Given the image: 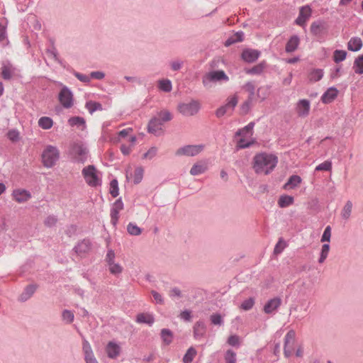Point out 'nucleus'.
Here are the masks:
<instances>
[{"label": "nucleus", "mask_w": 363, "mask_h": 363, "mask_svg": "<svg viewBox=\"0 0 363 363\" xmlns=\"http://www.w3.org/2000/svg\"><path fill=\"white\" fill-rule=\"evenodd\" d=\"M227 342L231 346L238 347L240 345V338L238 335H233L228 338Z\"/></svg>", "instance_id": "nucleus-57"}, {"label": "nucleus", "mask_w": 363, "mask_h": 363, "mask_svg": "<svg viewBox=\"0 0 363 363\" xmlns=\"http://www.w3.org/2000/svg\"><path fill=\"white\" fill-rule=\"evenodd\" d=\"M160 337L164 345H169L174 339L173 333L168 328L161 330Z\"/></svg>", "instance_id": "nucleus-23"}, {"label": "nucleus", "mask_w": 363, "mask_h": 363, "mask_svg": "<svg viewBox=\"0 0 363 363\" xmlns=\"http://www.w3.org/2000/svg\"><path fill=\"white\" fill-rule=\"evenodd\" d=\"M57 222V218H56V216H49L45 218V220L44 221V224L47 227L50 228V227L55 226L56 225Z\"/></svg>", "instance_id": "nucleus-56"}, {"label": "nucleus", "mask_w": 363, "mask_h": 363, "mask_svg": "<svg viewBox=\"0 0 363 363\" xmlns=\"http://www.w3.org/2000/svg\"><path fill=\"white\" fill-rule=\"evenodd\" d=\"M68 123L71 126H79L85 124V120L80 116H74L68 120Z\"/></svg>", "instance_id": "nucleus-46"}, {"label": "nucleus", "mask_w": 363, "mask_h": 363, "mask_svg": "<svg viewBox=\"0 0 363 363\" xmlns=\"http://www.w3.org/2000/svg\"><path fill=\"white\" fill-rule=\"evenodd\" d=\"M225 363H236V353L233 350H228L224 356Z\"/></svg>", "instance_id": "nucleus-43"}, {"label": "nucleus", "mask_w": 363, "mask_h": 363, "mask_svg": "<svg viewBox=\"0 0 363 363\" xmlns=\"http://www.w3.org/2000/svg\"><path fill=\"white\" fill-rule=\"evenodd\" d=\"M115 259V252L113 250H108L106 256V262L107 264H110L114 262Z\"/></svg>", "instance_id": "nucleus-63"}, {"label": "nucleus", "mask_w": 363, "mask_h": 363, "mask_svg": "<svg viewBox=\"0 0 363 363\" xmlns=\"http://www.w3.org/2000/svg\"><path fill=\"white\" fill-rule=\"evenodd\" d=\"M207 169V167L201 163L194 164L190 169V174L191 175H199L204 173Z\"/></svg>", "instance_id": "nucleus-34"}, {"label": "nucleus", "mask_w": 363, "mask_h": 363, "mask_svg": "<svg viewBox=\"0 0 363 363\" xmlns=\"http://www.w3.org/2000/svg\"><path fill=\"white\" fill-rule=\"evenodd\" d=\"M294 199L291 196L282 195L279 197L278 204L281 208H285L294 203Z\"/></svg>", "instance_id": "nucleus-32"}, {"label": "nucleus", "mask_w": 363, "mask_h": 363, "mask_svg": "<svg viewBox=\"0 0 363 363\" xmlns=\"http://www.w3.org/2000/svg\"><path fill=\"white\" fill-rule=\"evenodd\" d=\"M53 121L48 116H43L38 120V125L45 130H48L52 127Z\"/></svg>", "instance_id": "nucleus-33"}, {"label": "nucleus", "mask_w": 363, "mask_h": 363, "mask_svg": "<svg viewBox=\"0 0 363 363\" xmlns=\"http://www.w3.org/2000/svg\"><path fill=\"white\" fill-rule=\"evenodd\" d=\"M251 145V143L246 142V140L244 138H240L237 143V148L238 149H244L249 147Z\"/></svg>", "instance_id": "nucleus-61"}, {"label": "nucleus", "mask_w": 363, "mask_h": 363, "mask_svg": "<svg viewBox=\"0 0 363 363\" xmlns=\"http://www.w3.org/2000/svg\"><path fill=\"white\" fill-rule=\"evenodd\" d=\"M178 111L185 116L196 115L201 108L200 103L196 100H191L188 103H180L178 104Z\"/></svg>", "instance_id": "nucleus-6"}, {"label": "nucleus", "mask_w": 363, "mask_h": 363, "mask_svg": "<svg viewBox=\"0 0 363 363\" xmlns=\"http://www.w3.org/2000/svg\"><path fill=\"white\" fill-rule=\"evenodd\" d=\"M261 52L258 50L252 48H245L241 53V59L247 63L255 62L259 57Z\"/></svg>", "instance_id": "nucleus-14"}, {"label": "nucleus", "mask_w": 363, "mask_h": 363, "mask_svg": "<svg viewBox=\"0 0 363 363\" xmlns=\"http://www.w3.org/2000/svg\"><path fill=\"white\" fill-rule=\"evenodd\" d=\"M109 266V271L113 275L120 274L123 272V267L118 263L114 262L108 264Z\"/></svg>", "instance_id": "nucleus-45"}, {"label": "nucleus", "mask_w": 363, "mask_h": 363, "mask_svg": "<svg viewBox=\"0 0 363 363\" xmlns=\"http://www.w3.org/2000/svg\"><path fill=\"white\" fill-rule=\"evenodd\" d=\"M238 102V98L236 95L228 97L226 99L225 104L220 106L215 111V115L218 118H220L225 114L231 116L233 112L237 106Z\"/></svg>", "instance_id": "nucleus-4"}, {"label": "nucleus", "mask_w": 363, "mask_h": 363, "mask_svg": "<svg viewBox=\"0 0 363 363\" xmlns=\"http://www.w3.org/2000/svg\"><path fill=\"white\" fill-rule=\"evenodd\" d=\"M160 91H171L172 89V82L168 79H163L158 82Z\"/></svg>", "instance_id": "nucleus-37"}, {"label": "nucleus", "mask_w": 363, "mask_h": 363, "mask_svg": "<svg viewBox=\"0 0 363 363\" xmlns=\"http://www.w3.org/2000/svg\"><path fill=\"white\" fill-rule=\"evenodd\" d=\"M110 216H111V223H112V225L114 227H116L118 223V218H119V211H117L116 209L111 208Z\"/></svg>", "instance_id": "nucleus-53"}, {"label": "nucleus", "mask_w": 363, "mask_h": 363, "mask_svg": "<svg viewBox=\"0 0 363 363\" xmlns=\"http://www.w3.org/2000/svg\"><path fill=\"white\" fill-rule=\"evenodd\" d=\"M338 92H324L321 101L324 104H330L337 97Z\"/></svg>", "instance_id": "nucleus-36"}, {"label": "nucleus", "mask_w": 363, "mask_h": 363, "mask_svg": "<svg viewBox=\"0 0 363 363\" xmlns=\"http://www.w3.org/2000/svg\"><path fill=\"white\" fill-rule=\"evenodd\" d=\"M347 57V52L343 50H336L333 53V60L336 63H339L345 60Z\"/></svg>", "instance_id": "nucleus-40"}, {"label": "nucleus", "mask_w": 363, "mask_h": 363, "mask_svg": "<svg viewBox=\"0 0 363 363\" xmlns=\"http://www.w3.org/2000/svg\"><path fill=\"white\" fill-rule=\"evenodd\" d=\"M281 304V299L279 297H274L267 301L264 306V312L270 314L276 311Z\"/></svg>", "instance_id": "nucleus-15"}, {"label": "nucleus", "mask_w": 363, "mask_h": 363, "mask_svg": "<svg viewBox=\"0 0 363 363\" xmlns=\"http://www.w3.org/2000/svg\"><path fill=\"white\" fill-rule=\"evenodd\" d=\"M109 193L113 197H116L119 194L118 182L116 179H113L110 182Z\"/></svg>", "instance_id": "nucleus-42"}, {"label": "nucleus", "mask_w": 363, "mask_h": 363, "mask_svg": "<svg viewBox=\"0 0 363 363\" xmlns=\"http://www.w3.org/2000/svg\"><path fill=\"white\" fill-rule=\"evenodd\" d=\"M255 304V299L252 297H250L246 300H245L241 306L240 308L244 311H249L250 310Z\"/></svg>", "instance_id": "nucleus-50"}, {"label": "nucleus", "mask_w": 363, "mask_h": 363, "mask_svg": "<svg viewBox=\"0 0 363 363\" xmlns=\"http://www.w3.org/2000/svg\"><path fill=\"white\" fill-rule=\"evenodd\" d=\"M136 321L138 323H145L151 326L155 322V318L152 314L141 313L138 314Z\"/></svg>", "instance_id": "nucleus-24"}, {"label": "nucleus", "mask_w": 363, "mask_h": 363, "mask_svg": "<svg viewBox=\"0 0 363 363\" xmlns=\"http://www.w3.org/2000/svg\"><path fill=\"white\" fill-rule=\"evenodd\" d=\"M300 43V38L298 35H292L286 43L285 50L286 52H294Z\"/></svg>", "instance_id": "nucleus-22"}, {"label": "nucleus", "mask_w": 363, "mask_h": 363, "mask_svg": "<svg viewBox=\"0 0 363 363\" xmlns=\"http://www.w3.org/2000/svg\"><path fill=\"white\" fill-rule=\"evenodd\" d=\"M143 177V169L141 167H137L134 172V184H139Z\"/></svg>", "instance_id": "nucleus-51"}, {"label": "nucleus", "mask_w": 363, "mask_h": 363, "mask_svg": "<svg viewBox=\"0 0 363 363\" xmlns=\"http://www.w3.org/2000/svg\"><path fill=\"white\" fill-rule=\"evenodd\" d=\"M183 65V61L180 60H176L170 62V67L173 71H179L181 69Z\"/></svg>", "instance_id": "nucleus-58"}, {"label": "nucleus", "mask_w": 363, "mask_h": 363, "mask_svg": "<svg viewBox=\"0 0 363 363\" xmlns=\"http://www.w3.org/2000/svg\"><path fill=\"white\" fill-rule=\"evenodd\" d=\"M6 41V26L0 22V43L4 45Z\"/></svg>", "instance_id": "nucleus-54"}, {"label": "nucleus", "mask_w": 363, "mask_h": 363, "mask_svg": "<svg viewBox=\"0 0 363 363\" xmlns=\"http://www.w3.org/2000/svg\"><path fill=\"white\" fill-rule=\"evenodd\" d=\"M267 67V63L265 61H262L259 64L255 65L252 68L247 70V73L251 75H259L261 74L264 69Z\"/></svg>", "instance_id": "nucleus-27"}, {"label": "nucleus", "mask_w": 363, "mask_h": 363, "mask_svg": "<svg viewBox=\"0 0 363 363\" xmlns=\"http://www.w3.org/2000/svg\"><path fill=\"white\" fill-rule=\"evenodd\" d=\"M7 138L13 143L20 140L19 132L16 129L9 130L7 133Z\"/></svg>", "instance_id": "nucleus-47"}, {"label": "nucleus", "mask_w": 363, "mask_h": 363, "mask_svg": "<svg viewBox=\"0 0 363 363\" xmlns=\"http://www.w3.org/2000/svg\"><path fill=\"white\" fill-rule=\"evenodd\" d=\"M211 321L213 325H221L223 323V319L220 314L213 313L211 315Z\"/></svg>", "instance_id": "nucleus-59"}, {"label": "nucleus", "mask_w": 363, "mask_h": 363, "mask_svg": "<svg viewBox=\"0 0 363 363\" xmlns=\"http://www.w3.org/2000/svg\"><path fill=\"white\" fill-rule=\"evenodd\" d=\"M12 195L18 203L26 202L31 198L30 193L26 189H15Z\"/></svg>", "instance_id": "nucleus-17"}, {"label": "nucleus", "mask_w": 363, "mask_h": 363, "mask_svg": "<svg viewBox=\"0 0 363 363\" xmlns=\"http://www.w3.org/2000/svg\"><path fill=\"white\" fill-rule=\"evenodd\" d=\"M296 111L298 116L306 117L310 111V102L307 99H301L297 104Z\"/></svg>", "instance_id": "nucleus-19"}, {"label": "nucleus", "mask_w": 363, "mask_h": 363, "mask_svg": "<svg viewBox=\"0 0 363 363\" xmlns=\"http://www.w3.org/2000/svg\"><path fill=\"white\" fill-rule=\"evenodd\" d=\"M330 251V245L323 244L322 246L320 258L318 259L319 263H323L326 259Z\"/></svg>", "instance_id": "nucleus-44"}, {"label": "nucleus", "mask_w": 363, "mask_h": 363, "mask_svg": "<svg viewBox=\"0 0 363 363\" xmlns=\"http://www.w3.org/2000/svg\"><path fill=\"white\" fill-rule=\"evenodd\" d=\"M206 333V326L203 321H197L194 326V337L196 339L200 338Z\"/></svg>", "instance_id": "nucleus-26"}, {"label": "nucleus", "mask_w": 363, "mask_h": 363, "mask_svg": "<svg viewBox=\"0 0 363 363\" xmlns=\"http://www.w3.org/2000/svg\"><path fill=\"white\" fill-rule=\"evenodd\" d=\"M196 354L197 352L196 349L193 347H189L183 357V362L191 363Z\"/></svg>", "instance_id": "nucleus-35"}, {"label": "nucleus", "mask_w": 363, "mask_h": 363, "mask_svg": "<svg viewBox=\"0 0 363 363\" xmlns=\"http://www.w3.org/2000/svg\"><path fill=\"white\" fill-rule=\"evenodd\" d=\"M85 108L89 111L90 114H92L96 111H102V104L99 102L94 101H88L86 102Z\"/></svg>", "instance_id": "nucleus-28"}, {"label": "nucleus", "mask_w": 363, "mask_h": 363, "mask_svg": "<svg viewBox=\"0 0 363 363\" xmlns=\"http://www.w3.org/2000/svg\"><path fill=\"white\" fill-rule=\"evenodd\" d=\"M323 77V70L321 69H315L309 74V79L313 82H318Z\"/></svg>", "instance_id": "nucleus-39"}, {"label": "nucleus", "mask_w": 363, "mask_h": 363, "mask_svg": "<svg viewBox=\"0 0 363 363\" xmlns=\"http://www.w3.org/2000/svg\"><path fill=\"white\" fill-rule=\"evenodd\" d=\"M312 14V9L308 5L303 6L299 9L298 16L295 20V23L298 26L304 27L307 21Z\"/></svg>", "instance_id": "nucleus-11"}, {"label": "nucleus", "mask_w": 363, "mask_h": 363, "mask_svg": "<svg viewBox=\"0 0 363 363\" xmlns=\"http://www.w3.org/2000/svg\"><path fill=\"white\" fill-rule=\"evenodd\" d=\"M301 178L298 175H292L291 176L287 182L284 184V188L286 189L287 186H289L291 189H294L299 184L301 183Z\"/></svg>", "instance_id": "nucleus-30"}, {"label": "nucleus", "mask_w": 363, "mask_h": 363, "mask_svg": "<svg viewBox=\"0 0 363 363\" xmlns=\"http://www.w3.org/2000/svg\"><path fill=\"white\" fill-rule=\"evenodd\" d=\"M121 352V347L112 341L109 342L106 347L107 356L111 359H116Z\"/></svg>", "instance_id": "nucleus-16"}, {"label": "nucleus", "mask_w": 363, "mask_h": 363, "mask_svg": "<svg viewBox=\"0 0 363 363\" xmlns=\"http://www.w3.org/2000/svg\"><path fill=\"white\" fill-rule=\"evenodd\" d=\"M323 29V22L320 20L313 22L310 28L311 33L313 35H319L322 33Z\"/></svg>", "instance_id": "nucleus-29"}, {"label": "nucleus", "mask_w": 363, "mask_h": 363, "mask_svg": "<svg viewBox=\"0 0 363 363\" xmlns=\"http://www.w3.org/2000/svg\"><path fill=\"white\" fill-rule=\"evenodd\" d=\"M90 79H102L105 77L104 72L101 71H95L91 72L89 74Z\"/></svg>", "instance_id": "nucleus-60"}, {"label": "nucleus", "mask_w": 363, "mask_h": 363, "mask_svg": "<svg viewBox=\"0 0 363 363\" xmlns=\"http://www.w3.org/2000/svg\"><path fill=\"white\" fill-rule=\"evenodd\" d=\"M296 333L294 330H289L284 337V354L286 357H289L294 350Z\"/></svg>", "instance_id": "nucleus-9"}, {"label": "nucleus", "mask_w": 363, "mask_h": 363, "mask_svg": "<svg viewBox=\"0 0 363 363\" xmlns=\"http://www.w3.org/2000/svg\"><path fill=\"white\" fill-rule=\"evenodd\" d=\"M59 101L65 108H69L73 106L72 92H59Z\"/></svg>", "instance_id": "nucleus-18"}, {"label": "nucleus", "mask_w": 363, "mask_h": 363, "mask_svg": "<svg viewBox=\"0 0 363 363\" xmlns=\"http://www.w3.org/2000/svg\"><path fill=\"white\" fill-rule=\"evenodd\" d=\"M164 123L156 116L152 117L147 124V131L150 133L159 136L163 133L162 126Z\"/></svg>", "instance_id": "nucleus-12"}, {"label": "nucleus", "mask_w": 363, "mask_h": 363, "mask_svg": "<svg viewBox=\"0 0 363 363\" xmlns=\"http://www.w3.org/2000/svg\"><path fill=\"white\" fill-rule=\"evenodd\" d=\"M204 146L203 145H188L179 148L176 151V155H186L194 157L199 155L203 150Z\"/></svg>", "instance_id": "nucleus-8"}, {"label": "nucleus", "mask_w": 363, "mask_h": 363, "mask_svg": "<svg viewBox=\"0 0 363 363\" xmlns=\"http://www.w3.org/2000/svg\"><path fill=\"white\" fill-rule=\"evenodd\" d=\"M82 175L87 184L92 187L101 186V181L96 174V169L94 165H89L82 171Z\"/></svg>", "instance_id": "nucleus-5"}, {"label": "nucleus", "mask_w": 363, "mask_h": 363, "mask_svg": "<svg viewBox=\"0 0 363 363\" xmlns=\"http://www.w3.org/2000/svg\"><path fill=\"white\" fill-rule=\"evenodd\" d=\"M352 208V203L351 201H347L345 205V206L342 208L341 216L342 218L347 220L351 215Z\"/></svg>", "instance_id": "nucleus-38"}, {"label": "nucleus", "mask_w": 363, "mask_h": 363, "mask_svg": "<svg viewBox=\"0 0 363 363\" xmlns=\"http://www.w3.org/2000/svg\"><path fill=\"white\" fill-rule=\"evenodd\" d=\"M127 231L131 235H140L142 233V229L133 223H128Z\"/></svg>", "instance_id": "nucleus-41"}, {"label": "nucleus", "mask_w": 363, "mask_h": 363, "mask_svg": "<svg viewBox=\"0 0 363 363\" xmlns=\"http://www.w3.org/2000/svg\"><path fill=\"white\" fill-rule=\"evenodd\" d=\"M60 152L56 147L48 145L42 154V160L45 167H52L59 160Z\"/></svg>", "instance_id": "nucleus-3"}, {"label": "nucleus", "mask_w": 363, "mask_h": 363, "mask_svg": "<svg viewBox=\"0 0 363 363\" xmlns=\"http://www.w3.org/2000/svg\"><path fill=\"white\" fill-rule=\"evenodd\" d=\"M331 237V228L330 225H328L322 235L321 242H330Z\"/></svg>", "instance_id": "nucleus-55"}, {"label": "nucleus", "mask_w": 363, "mask_h": 363, "mask_svg": "<svg viewBox=\"0 0 363 363\" xmlns=\"http://www.w3.org/2000/svg\"><path fill=\"white\" fill-rule=\"evenodd\" d=\"M91 246L92 244L90 240L85 238L79 241L73 250L78 256L84 257L90 252Z\"/></svg>", "instance_id": "nucleus-13"}, {"label": "nucleus", "mask_w": 363, "mask_h": 363, "mask_svg": "<svg viewBox=\"0 0 363 363\" xmlns=\"http://www.w3.org/2000/svg\"><path fill=\"white\" fill-rule=\"evenodd\" d=\"M355 72L363 74V55L357 58L354 61Z\"/></svg>", "instance_id": "nucleus-49"}, {"label": "nucleus", "mask_w": 363, "mask_h": 363, "mask_svg": "<svg viewBox=\"0 0 363 363\" xmlns=\"http://www.w3.org/2000/svg\"><path fill=\"white\" fill-rule=\"evenodd\" d=\"M278 158L272 154L262 152L253 158V168L257 174H269L277 166Z\"/></svg>", "instance_id": "nucleus-1"}, {"label": "nucleus", "mask_w": 363, "mask_h": 363, "mask_svg": "<svg viewBox=\"0 0 363 363\" xmlns=\"http://www.w3.org/2000/svg\"><path fill=\"white\" fill-rule=\"evenodd\" d=\"M362 47V42L359 37H352L347 43V48L353 52L359 51Z\"/></svg>", "instance_id": "nucleus-25"}, {"label": "nucleus", "mask_w": 363, "mask_h": 363, "mask_svg": "<svg viewBox=\"0 0 363 363\" xmlns=\"http://www.w3.org/2000/svg\"><path fill=\"white\" fill-rule=\"evenodd\" d=\"M156 116L160 118V120L163 123L169 122L173 118V115L167 109H162L158 111Z\"/></svg>", "instance_id": "nucleus-31"}, {"label": "nucleus", "mask_w": 363, "mask_h": 363, "mask_svg": "<svg viewBox=\"0 0 363 363\" xmlns=\"http://www.w3.org/2000/svg\"><path fill=\"white\" fill-rule=\"evenodd\" d=\"M15 71V68L9 62H4L1 67V74L4 79H10Z\"/></svg>", "instance_id": "nucleus-21"}, {"label": "nucleus", "mask_w": 363, "mask_h": 363, "mask_svg": "<svg viewBox=\"0 0 363 363\" xmlns=\"http://www.w3.org/2000/svg\"><path fill=\"white\" fill-rule=\"evenodd\" d=\"M72 152L76 162L84 164L86 161L88 150L83 145L74 143L72 147Z\"/></svg>", "instance_id": "nucleus-10"}, {"label": "nucleus", "mask_w": 363, "mask_h": 363, "mask_svg": "<svg viewBox=\"0 0 363 363\" xmlns=\"http://www.w3.org/2000/svg\"><path fill=\"white\" fill-rule=\"evenodd\" d=\"M157 148L155 147H151L150 149H149V150L145 152L144 155H143V158H152L154 157L156 154H157Z\"/></svg>", "instance_id": "nucleus-64"}, {"label": "nucleus", "mask_w": 363, "mask_h": 363, "mask_svg": "<svg viewBox=\"0 0 363 363\" xmlns=\"http://www.w3.org/2000/svg\"><path fill=\"white\" fill-rule=\"evenodd\" d=\"M227 74L223 70H214L206 73L203 77V83L207 86L211 83L228 82Z\"/></svg>", "instance_id": "nucleus-7"}, {"label": "nucleus", "mask_w": 363, "mask_h": 363, "mask_svg": "<svg viewBox=\"0 0 363 363\" xmlns=\"http://www.w3.org/2000/svg\"><path fill=\"white\" fill-rule=\"evenodd\" d=\"M37 288V284H29L26 286L24 291L20 295L18 300L21 302L26 301L33 295Z\"/></svg>", "instance_id": "nucleus-20"}, {"label": "nucleus", "mask_w": 363, "mask_h": 363, "mask_svg": "<svg viewBox=\"0 0 363 363\" xmlns=\"http://www.w3.org/2000/svg\"><path fill=\"white\" fill-rule=\"evenodd\" d=\"M332 169V162L330 161H325L318 164L315 167V171H330Z\"/></svg>", "instance_id": "nucleus-52"}, {"label": "nucleus", "mask_w": 363, "mask_h": 363, "mask_svg": "<svg viewBox=\"0 0 363 363\" xmlns=\"http://www.w3.org/2000/svg\"><path fill=\"white\" fill-rule=\"evenodd\" d=\"M284 242L282 238H280L278 242L276 244L274 249V254L278 255L280 254L284 248V246H281V244Z\"/></svg>", "instance_id": "nucleus-62"}, {"label": "nucleus", "mask_w": 363, "mask_h": 363, "mask_svg": "<svg viewBox=\"0 0 363 363\" xmlns=\"http://www.w3.org/2000/svg\"><path fill=\"white\" fill-rule=\"evenodd\" d=\"M267 96V92H250L248 98L240 106V115L248 114L257 102L263 101Z\"/></svg>", "instance_id": "nucleus-2"}, {"label": "nucleus", "mask_w": 363, "mask_h": 363, "mask_svg": "<svg viewBox=\"0 0 363 363\" xmlns=\"http://www.w3.org/2000/svg\"><path fill=\"white\" fill-rule=\"evenodd\" d=\"M62 317L64 320L70 324L73 322L74 315L71 311L65 309L62 313Z\"/></svg>", "instance_id": "nucleus-48"}]
</instances>
